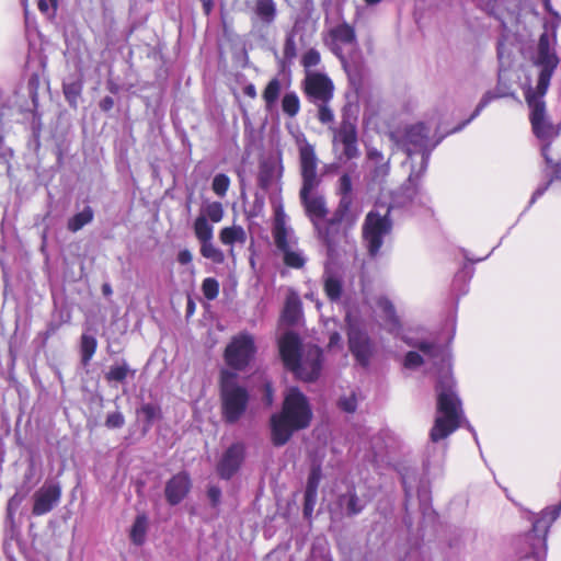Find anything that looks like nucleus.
<instances>
[{
  "instance_id": "f257e3e1",
  "label": "nucleus",
  "mask_w": 561,
  "mask_h": 561,
  "mask_svg": "<svg viewBox=\"0 0 561 561\" xmlns=\"http://www.w3.org/2000/svg\"><path fill=\"white\" fill-rule=\"evenodd\" d=\"M556 36L553 41L548 32L539 36L537 54L534 65L540 68L536 88H527L524 92L525 101L530 110L529 121L533 133L539 139H547L552 131V126L546 118V102L543 100L551 78L559 66L560 59L554 49Z\"/></svg>"
},
{
  "instance_id": "f03ea898",
  "label": "nucleus",
  "mask_w": 561,
  "mask_h": 561,
  "mask_svg": "<svg viewBox=\"0 0 561 561\" xmlns=\"http://www.w3.org/2000/svg\"><path fill=\"white\" fill-rule=\"evenodd\" d=\"M311 421L312 410L307 397L298 388H290L280 412L272 414L270 419L272 445H286L295 432L309 427Z\"/></svg>"
},
{
  "instance_id": "7ed1b4c3",
  "label": "nucleus",
  "mask_w": 561,
  "mask_h": 561,
  "mask_svg": "<svg viewBox=\"0 0 561 561\" xmlns=\"http://www.w3.org/2000/svg\"><path fill=\"white\" fill-rule=\"evenodd\" d=\"M299 163L301 175L299 199L305 215L314 228L328 217L329 208L323 195L312 193L320 185L321 179L317 173L318 159L311 144L306 142L299 148Z\"/></svg>"
},
{
  "instance_id": "20e7f679",
  "label": "nucleus",
  "mask_w": 561,
  "mask_h": 561,
  "mask_svg": "<svg viewBox=\"0 0 561 561\" xmlns=\"http://www.w3.org/2000/svg\"><path fill=\"white\" fill-rule=\"evenodd\" d=\"M436 390V416L430 431V439L438 443L461 426L463 417L462 403L455 391V382L451 377L443 376L437 380Z\"/></svg>"
},
{
  "instance_id": "39448f33",
  "label": "nucleus",
  "mask_w": 561,
  "mask_h": 561,
  "mask_svg": "<svg viewBox=\"0 0 561 561\" xmlns=\"http://www.w3.org/2000/svg\"><path fill=\"white\" fill-rule=\"evenodd\" d=\"M221 417L226 424H236L247 412L250 394L237 381V374L222 370L219 379Z\"/></svg>"
},
{
  "instance_id": "423d86ee",
  "label": "nucleus",
  "mask_w": 561,
  "mask_h": 561,
  "mask_svg": "<svg viewBox=\"0 0 561 561\" xmlns=\"http://www.w3.org/2000/svg\"><path fill=\"white\" fill-rule=\"evenodd\" d=\"M392 230V220L390 218V208L385 215L376 210L367 213L363 228L362 238L365 243L368 255L375 259L383 244V238Z\"/></svg>"
},
{
  "instance_id": "0eeeda50",
  "label": "nucleus",
  "mask_w": 561,
  "mask_h": 561,
  "mask_svg": "<svg viewBox=\"0 0 561 561\" xmlns=\"http://www.w3.org/2000/svg\"><path fill=\"white\" fill-rule=\"evenodd\" d=\"M333 147L342 146L343 156L353 160L359 156L357 115L352 114L348 107H343L341 122L337 127H330Z\"/></svg>"
},
{
  "instance_id": "6e6552de",
  "label": "nucleus",
  "mask_w": 561,
  "mask_h": 561,
  "mask_svg": "<svg viewBox=\"0 0 561 561\" xmlns=\"http://www.w3.org/2000/svg\"><path fill=\"white\" fill-rule=\"evenodd\" d=\"M255 353L254 337L250 333L243 332L231 339L225 348L224 357L229 367L243 370L254 358Z\"/></svg>"
},
{
  "instance_id": "1a4fd4ad",
  "label": "nucleus",
  "mask_w": 561,
  "mask_h": 561,
  "mask_svg": "<svg viewBox=\"0 0 561 561\" xmlns=\"http://www.w3.org/2000/svg\"><path fill=\"white\" fill-rule=\"evenodd\" d=\"M272 234L276 248L284 253V264L288 267L301 268L305 265V259L300 253L289 249L286 215L282 205L275 208Z\"/></svg>"
},
{
  "instance_id": "9d476101",
  "label": "nucleus",
  "mask_w": 561,
  "mask_h": 561,
  "mask_svg": "<svg viewBox=\"0 0 561 561\" xmlns=\"http://www.w3.org/2000/svg\"><path fill=\"white\" fill-rule=\"evenodd\" d=\"M301 90L312 104L330 103L334 95V83L323 72H307L301 82Z\"/></svg>"
},
{
  "instance_id": "9b49d317",
  "label": "nucleus",
  "mask_w": 561,
  "mask_h": 561,
  "mask_svg": "<svg viewBox=\"0 0 561 561\" xmlns=\"http://www.w3.org/2000/svg\"><path fill=\"white\" fill-rule=\"evenodd\" d=\"M194 234L201 243V255L215 264H222L226 260L224 252L213 243L214 228L207 217L199 215L193 224Z\"/></svg>"
},
{
  "instance_id": "f8f14e48",
  "label": "nucleus",
  "mask_w": 561,
  "mask_h": 561,
  "mask_svg": "<svg viewBox=\"0 0 561 561\" xmlns=\"http://www.w3.org/2000/svg\"><path fill=\"white\" fill-rule=\"evenodd\" d=\"M62 489L58 481L47 480L33 494L32 514L43 516L60 503Z\"/></svg>"
},
{
  "instance_id": "ddd939ff",
  "label": "nucleus",
  "mask_w": 561,
  "mask_h": 561,
  "mask_svg": "<svg viewBox=\"0 0 561 561\" xmlns=\"http://www.w3.org/2000/svg\"><path fill=\"white\" fill-rule=\"evenodd\" d=\"M323 353L322 350L317 346L308 347L305 356H301L298 360V368L290 369L295 378L311 382L318 379L322 368Z\"/></svg>"
},
{
  "instance_id": "4468645a",
  "label": "nucleus",
  "mask_w": 561,
  "mask_h": 561,
  "mask_svg": "<svg viewBox=\"0 0 561 561\" xmlns=\"http://www.w3.org/2000/svg\"><path fill=\"white\" fill-rule=\"evenodd\" d=\"M244 458L245 445L241 442L231 444L216 465L218 476L224 480H230L241 468Z\"/></svg>"
},
{
  "instance_id": "2eb2a0df",
  "label": "nucleus",
  "mask_w": 561,
  "mask_h": 561,
  "mask_svg": "<svg viewBox=\"0 0 561 561\" xmlns=\"http://www.w3.org/2000/svg\"><path fill=\"white\" fill-rule=\"evenodd\" d=\"M318 238L324 243L329 252L335 251L336 247L346 241L351 232V228L340 224L334 218H325L313 228Z\"/></svg>"
},
{
  "instance_id": "dca6fc26",
  "label": "nucleus",
  "mask_w": 561,
  "mask_h": 561,
  "mask_svg": "<svg viewBox=\"0 0 561 561\" xmlns=\"http://www.w3.org/2000/svg\"><path fill=\"white\" fill-rule=\"evenodd\" d=\"M280 360L286 370L297 369L298 360L302 356V342L294 331L285 332L277 342Z\"/></svg>"
},
{
  "instance_id": "f3484780",
  "label": "nucleus",
  "mask_w": 561,
  "mask_h": 561,
  "mask_svg": "<svg viewBox=\"0 0 561 561\" xmlns=\"http://www.w3.org/2000/svg\"><path fill=\"white\" fill-rule=\"evenodd\" d=\"M347 337L352 355L362 367L367 368L374 354V345L369 335L360 329H351Z\"/></svg>"
},
{
  "instance_id": "a211bd4d",
  "label": "nucleus",
  "mask_w": 561,
  "mask_h": 561,
  "mask_svg": "<svg viewBox=\"0 0 561 561\" xmlns=\"http://www.w3.org/2000/svg\"><path fill=\"white\" fill-rule=\"evenodd\" d=\"M192 480L186 471L178 472L165 483L164 496L171 506L180 504L190 493Z\"/></svg>"
},
{
  "instance_id": "6ab92c4d",
  "label": "nucleus",
  "mask_w": 561,
  "mask_h": 561,
  "mask_svg": "<svg viewBox=\"0 0 561 561\" xmlns=\"http://www.w3.org/2000/svg\"><path fill=\"white\" fill-rule=\"evenodd\" d=\"M330 38V49L339 58H343L342 45H354L357 43V36L355 27L351 24L343 22L328 32Z\"/></svg>"
},
{
  "instance_id": "aec40b11",
  "label": "nucleus",
  "mask_w": 561,
  "mask_h": 561,
  "mask_svg": "<svg viewBox=\"0 0 561 561\" xmlns=\"http://www.w3.org/2000/svg\"><path fill=\"white\" fill-rule=\"evenodd\" d=\"M428 141V129L423 123L411 125L405 129L404 142L408 156H412L424 149Z\"/></svg>"
},
{
  "instance_id": "412c9836",
  "label": "nucleus",
  "mask_w": 561,
  "mask_h": 561,
  "mask_svg": "<svg viewBox=\"0 0 561 561\" xmlns=\"http://www.w3.org/2000/svg\"><path fill=\"white\" fill-rule=\"evenodd\" d=\"M354 201L339 199V203L332 214L340 224L353 229L358 220L359 214L353 209Z\"/></svg>"
},
{
  "instance_id": "4be33fe9",
  "label": "nucleus",
  "mask_w": 561,
  "mask_h": 561,
  "mask_svg": "<svg viewBox=\"0 0 561 561\" xmlns=\"http://www.w3.org/2000/svg\"><path fill=\"white\" fill-rule=\"evenodd\" d=\"M337 504L341 507H344L346 511V514L348 516H354L359 514L364 505L360 504V501L357 496L356 490L354 486L350 488L346 493L341 494L337 499Z\"/></svg>"
},
{
  "instance_id": "5701e85b",
  "label": "nucleus",
  "mask_w": 561,
  "mask_h": 561,
  "mask_svg": "<svg viewBox=\"0 0 561 561\" xmlns=\"http://www.w3.org/2000/svg\"><path fill=\"white\" fill-rule=\"evenodd\" d=\"M219 240L224 245L243 244L247 241V232L242 226L224 227L219 232Z\"/></svg>"
},
{
  "instance_id": "b1692460",
  "label": "nucleus",
  "mask_w": 561,
  "mask_h": 561,
  "mask_svg": "<svg viewBox=\"0 0 561 561\" xmlns=\"http://www.w3.org/2000/svg\"><path fill=\"white\" fill-rule=\"evenodd\" d=\"M282 92V82L278 78H272L262 92V99L266 111H272Z\"/></svg>"
},
{
  "instance_id": "393cba45",
  "label": "nucleus",
  "mask_w": 561,
  "mask_h": 561,
  "mask_svg": "<svg viewBox=\"0 0 561 561\" xmlns=\"http://www.w3.org/2000/svg\"><path fill=\"white\" fill-rule=\"evenodd\" d=\"M148 517L146 514H138L130 528L129 538L136 546H142L146 540Z\"/></svg>"
},
{
  "instance_id": "a878e982",
  "label": "nucleus",
  "mask_w": 561,
  "mask_h": 561,
  "mask_svg": "<svg viewBox=\"0 0 561 561\" xmlns=\"http://www.w3.org/2000/svg\"><path fill=\"white\" fill-rule=\"evenodd\" d=\"M98 348V341L93 335L83 333L80 337L81 363L88 365Z\"/></svg>"
},
{
  "instance_id": "bb28decb",
  "label": "nucleus",
  "mask_w": 561,
  "mask_h": 561,
  "mask_svg": "<svg viewBox=\"0 0 561 561\" xmlns=\"http://www.w3.org/2000/svg\"><path fill=\"white\" fill-rule=\"evenodd\" d=\"M93 210L90 206L84 207L80 213L73 215L67 224V228L71 232H77L82 229L85 225L93 220Z\"/></svg>"
},
{
  "instance_id": "cd10ccee",
  "label": "nucleus",
  "mask_w": 561,
  "mask_h": 561,
  "mask_svg": "<svg viewBox=\"0 0 561 561\" xmlns=\"http://www.w3.org/2000/svg\"><path fill=\"white\" fill-rule=\"evenodd\" d=\"M283 113L293 118L300 112V100L296 92H286L282 98Z\"/></svg>"
},
{
  "instance_id": "c85d7f7f",
  "label": "nucleus",
  "mask_w": 561,
  "mask_h": 561,
  "mask_svg": "<svg viewBox=\"0 0 561 561\" xmlns=\"http://www.w3.org/2000/svg\"><path fill=\"white\" fill-rule=\"evenodd\" d=\"M321 479V469L320 467H313L309 473L305 497L307 500V504L316 501L317 490Z\"/></svg>"
},
{
  "instance_id": "c756f323",
  "label": "nucleus",
  "mask_w": 561,
  "mask_h": 561,
  "mask_svg": "<svg viewBox=\"0 0 561 561\" xmlns=\"http://www.w3.org/2000/svg\"><path fill=\"white\" fill-rule=\"evenodd\" d=\"M128 374L134 375L135 370H131L129 365L123 360L121 365H113L110 367L108 371L105 373V379L108 382H124Z\"/></svg>"
},
{
  "instance_id": "7c9ffc66",
  "label": "nucleus",
  "mask_w": 561,
  "mask_h": 561,
  "mask_svg": "<svg viewBox=\"0 0 561 561\" xmlns=\"http://www.w3.org/2000/svg\"><path fill=\"white\" fill-rule=\"evenodd\" d=\"M82 82L81 81H73L70 83H64L62 84V92L65 95V99L69 103L71 107H77L78 99L80 98L82 93Z\"/></svg>"
},
{
  "instance_id": "2f4dec72",
  "label": "nucleus",
  "mask_w": 561,
  "mask_h": 561,
  "mask_svg": "<svg viewBox=\"0 0 561 561\" xmlns=\"http://www.w3.org/2000/svg\"><path fill=\"white\" fill-rule=\"evenodd\" d=\"M324 293L327 297L331 301H336L342 296V282L334 276H328L324 279V286H323Z\"/></svg>"
},
{
  "instance_id": "473e14b6",
  "label": "nucleus",
  "mask_w": 561,
  "mask_h": 561,
  "mask_svg": "<svg viewBox=\"0 0 561 561\" xmlns=\"http://www.w3.org/2000/svg\"><path fill=\"white\" fill-rule=\"evenodd\" d=\"M301 313L300 300L297 297H289L285 302L284 318L291 324L297 322Z\"/></svg>"
},
{
  "instance_id": "72a5a7b5",
  "label": "nucleus",
  "mask_w": 561,
  "mask_h": 561,
  "mask_svg": "<svg viewBox=\"0 0 561 561\" xmlns=\"http://www.w3.org/2000/svg\"><path fill=\"white\" fill-rule=\"evenodd\" d=\"M389 173V161L374 164L369 172L370 183L375 185H382L386 182Z\"/></svg>"
},
{
  "instance_id": "f704fd0d",
  "label": "nucleus",
  "mask_w": 561,
  "mask_h": 561,
  "mask_svg": "<svg viewBox=\"0 0 561 561\" xmlns=\"http://www.w3.org/2000/svg\"><path fill=\"white\" fill-rule=\"evenodd\" d=\"M377 306L382 311L386 319L393 325L399 324V319L396 314V308L391 300L387 297H379L377 299Z\"/></svg>"
},
{
  "instance_id": "c9c22d12",
  "label": "nucleus",
  "mask_w": 561,
  "mask_h": 561,
  "mask_svg": "<svg viewBox=\"0 0 561 561\" xmlns=\"http://www.w3.org/2000/svg\"><path fill=\"white\" fill-rule=\"evenodd\" d=\"M353 183L348 173H344L339 179L337 194L340 199L353 201Z\"/></svg>"
},
{
  "instance_id": "e433bc0d",
  "label": "nucleus",
  "mask_w": 561,
  "mask_h": 561,
  "mask_svg": "<svg viewBox=\"0 0 561 561\" xmlns=\"http://www.w3.org/2000/svg\"><path fill=\"white\" fill-rule=\"evenodd\" d=\"M230 186V179L224 173L216 174L213 179L211 190L219 197L226 196Z\"/></svg>"
},
{
  "instance_id": "4c0bfd02",
  "label": "nucleus",
  "mask_w": 561,
  "mask_h": 561,
  "mask_svg": "<svg viewBox=\"0 0 561 561\" xmlns=\"http://www.w3.org/2000/svg\"><path fill=\"white\" fill-rule=\"evenodd\" d=\"M202 291L206 299L214 300L219 295V283L214 277H207L202 283Z\"/></svg>"
},
{
  "instance_id": "58836bf2",
  "label": "nucleus",
  "mask_w": 561,
  "mask_h": 561,
  "mask_svg": "<svg viewBox=\"0 0 561 561\" xmlns=\"http://www.w3.org/2000/svg\"><path fill=\"white\" fill-rule=\"evenodd\" d=\"M207 220L209 219L211 222H219L224 217V207L220 202H211L208 203L205 207V215Z\"/></svg>"
},
{
  "instance_id": "ea45409f",
  "label": "nucleus",
  "mask_w": 561,
  "mask_h": 561,
  "mask_svg": "<svg viewBox=\"0 0 561 561\" xmlns=\"http://www.w3.org/2000/svg\"><path fill=\"white\" fill-rule=\"evenodd\" d=\"M329 104L330 103L314 104L318 108L317 118L322 125H330L334 122V113Z\"/></svg>"
},
{
  "instance_id": "a19ab883",
  "label": "nucleus",
  "mask_w": 561,
  "mask_h": 561,
  "mask_svg": "<svg viewBox=\"0 0 561 561\" xmlns=\"http://www.w3.org/2000/svg\"><path fill=\"white\" fill-rule=\"evenodd\" d=\"M321 56L316 48L308 49L301 57V65L305 69H310L320 64Z\"/></svg>"
},
{
  "instance_id": "79ce46f5",
  "label": "nucleus",
  "mask_w": 561,
  "mask_h": 561,
  "mask_svg": "<svg viewBox=\"0 0 561 561\" xmlns=\"http://www.w3.org/2000/svg\"><path fill=\"white\" fill-rule=\"evenodd\" d=\"M284 58L291 61L297 56V47L294 36L289 35L286 37L283 48Z\"/></svg>"
},
{
  "instance_id": "37998d69",
  "label": "nucleus",
  "mask_w": 561,
  "mask_h": 561,
  "mask_svg": "<svg viewBox=\"0 0 561 561\" xmlns=\"http://www.w3.org/2000/svg\"><path fill=\"white\" fill-rule=\"evenodd\" d=\"M339 407L341 410L347 413H354L357 408V399L354 393L347 397H342L339 400Z\"/></svg>"
},
{
  "instance_id": "c03bdc74",
  "label": "nucleus",
  "mask_w": 561,
  "mask_h": 561,
  "mask_svg": "<svg viewBox=\"0 0 561 561\" xmlns=\"http://www.w3.org/2000/svg\"><path fill=\"white\" fill-rule=\"evenodd\" d=\"M140 412L144 414L148 424H151L152 421L160 415V409L151 403L144 404L140 408Z\"/></svg>"
},
{
  "instance_id": "a18cd8bd",
  "label": "nucleus",
  "mask_w": 561,
  "mask_h": 561,
  "mask_svg": "<svg viewBox=\"0 0 561 561\" xmlns=\"http://www.w3.org/2000/svg\"><path fill=\"white\" fill-rule=\"evenodd\" d=\"M124 423L125 419L123 414L118 411L110 413L105 420V425L108 428H119L124 425Z\"/></svg>"
},
{
  "instance_id": "49530a36",
  "label": "nucleus",
  "mask_w": 561,
  "mask_h": 561,
  "mask_svg": "<svg viewBox=\"0 0 561 561\" xmlns=\"http://www.w3.org/2000/svg\"><path fill=\"white\" fill-rule=\"evenodd\" d=\"M423 364V357L414 351H410L405 354L404 357V367L405 368H415Z\"/></svg>"
},
{
  "instance_id": "de8ad7c7",
  "label": "nucleus",
  "mask_w": 561,
  "mask_h": 561,
  "mask_svg": "<svg viewBox=\"0 0 561 561\" xmlns=\"http://www.w3.org/2000/svg\"><path fill=\"white\" fill-rule=\"evenodd\" d=\"M207 495L214 507L219 505L221 499V490L219 486L210 485L207 490Z\"/></svg>"
},
{
  "instance_id": "09e8293b",
  "label": "nucleus",
  "mask_w": 561,
  "mask_h": 561,
  "mask_svg": "<svg viewBox=\"0 0 561 561\" xmlns=\"http://www.w3.org/2000/svg\"><path fill=\"white\" fill-rule=\"evenodd\" d=\"M417 348L430 356H437L438 353V346L431 342H420Z\"/></svg>"
},
{
  "instance_id": "8fccbe9b",
  "label": "nucleus",
  "mask_w": 561,
  "mask_h": 561,
  "mask_svg": "<svg viewBox=\"0 0 561 561\" xmlns=\"http://www.w3.org/2000/svg\"><path fill=\"white\" fill-rule=\"evenodd\" d=\"M4 146V137L0 134V163H9L13 157V150L8 148L2 150Z\"/></svg>"
},
{
  "instance_id": "3c124183",
  "label": "nucleus",
  "mask_w": 561,
  "mask_h": 561,
  "mask_svg": "<svg viewBox=\"0 0 561 561\" xmlns=\"http://www.w3.org/2000/svg\"><path fill=\"white\" fill-rule=\"evenodd\" d=\"M367 159L373 162V164H378L381 162H387L383 154L376 148H371L367 151Z\"/></svg>"
},
{
  "instance_id": "603ef678",
  "label": "nucleus",
  "mask_w": 561,
  "mask_h": 561,
  "mask_svg": "<svg viewBox=\"0 0 561 561\" xmlns=\"http://www.w3.org/2000/svg\"><path fill=\"white\" fill-rule=\"evenodd\" d=\"M491 99L492 98L489 94L484 95L481 99V101L479 102V104L477 105L474 112L472 113V115L470 116L468 122H470L471 119L476 118L480 114V112L490 103Z\"/></svg>"
},
{
  "instance_id": "864d4df0",
  "label": "nucleus",
  "mask_w": 561,
  "mask_h": 561,
  "mask_svg": "<svg viewBox=\"0 0 561 561\" xmlns=\"http://www.w3.org/2000/svg\"><path fill=\"white\" fill-rule=\"evenodd\" d=\"M178 262L181 264V265H186L188 263L192 262L193 260V255L191 253L190 250L187 249H184V250H181L179 253H178Z\"/></svg>"
},
{
  "instance_id": "5fc2aeb1",
  "label": "nucleus",
  "mask_w": 561,
  "mask_h": 561,
  "mask_svg": "<svg viewBox=\"0 0 561 561\" xmlns=\"http://www.w3.org/2000/svg\"><path fill=\"white\" fill-rule=\"evenodd\" d=\"M114 99L112 96H105L100 101L99 107L103 112H110L114 107Z\"/></svg>"
},
{
  "instance_id": "6e6d98bb",
  "label": "nucleus",
  "mask_w": 561,
  "mask_h": 561,
  "mask_svg": "<svg viewBox=\"0 0 561 561\" xmlns=\"http://www.w3.org/2000/svg\"><path fill=\"white\" fill-rule=\"evenodd\" d=\"M263 401L266 405H272L273 403V388L270 382L264 385Z\"/></svg>"
},
{
  "instance_id": "4d7b16f0",
  "label": "nucleus",
  "mask_w": 561,
  "mask_h": 561,
  "mask_svg": "<svg viewBox=\"0 0 561 561\" xmlns=\"http://www.w3.org/2000/svg\"><path fill=\"white\" fill-rule=\"evenodd\" d=\"M39 85V76L37 73H33L28 79V88L30 90L36 94L37 88Z\"/></svg>"
},
{
  "instance_id": "13d9d810",
  "label": "nucleus",
  "mask_w": 561,
  "mask_h": 561,
  "mask_svg": "<svg viewBox=\"0 0 561 561\" xmlns=\"http://www.w3.org/2000/svg\"><path fill=\"white\" fill-rule=\"evenodd\" d=\"M243 94L250 99H255L257 95L255 85L253 83L247 84L243 88Z\"/></svg>"
},
{
  "instance_id": "bf43d9fd",
  "label": "nucleus",
  "mask_w": 561,
  "mask_h": 561,
  "mask_svg": "<svg viewBox=\"0 0 561 561\" xmlns=\"http://www.w3.org/2000/svg\"><path fill=\"white\" fill-rule=\"evenodd\" d=\"M201 2H202L204 14L206 16H208L211 13V11L214 10V7H215L214 0H201Z\"/></svg>"
},
{
  "instance_id": "052dcab7",
  "label": "nucleus",
  "mask_w": 561,
  "mask_h": 561,
  "mask_svg": "<svg viewBox=\"0 0 561 561\" xmlns=\"http://www.w3.org/2000/svg\"><path fill=\"white\" fill-rule=\"evenodd\" d=\"M59 325L56 324V323H49L47 330L43 333V336H44V340H48L51 335H54L56 333V331L58 330Z\"/></svg>"
},
{
  "instance_id": "680f3d73",
  "label": "nucleus",
  "mask_w": 561,
  "mask_h": 561,
  "mask_svg": "<svg viewBox=\"0 0 561 561\" xmlns=\"http://www.w3.org/2000/svg\"><path fill=\"white\" fill-rule=\"evenodd\" d=\"M341 342V335L337 332H332L329 337V344L328 346L330 348L334 347L335 345H339Z\"/></svg>"
},
{
  "instance_id": "e2e57ef3",
  "label": "nucleus",
  "mask_w": 561,
  "mask_h": 561,
  "mask_svg": "<svg viewBox=\"0 0 561 561\" xmlns=\"http://www.w3.org/2000/svg\"><path fill=\"white\" fill-rule=\"evenodd\" d=\"M20 501L16 499V495L12 496L9 502H8V507H7V511H8V515L10 517L13 516V512H12V506L15 504V505H19Z\"/></svg>"
},
{
  "instance_id": "0e129e2a",
  "label": "nucleus",
  "mask_w": 561,
  "mask_h": 561,
  "mask_svg": "<svg viewBox=\"0 0 561 561\" xmlns=\"http://www.w3.org/2000/svg\"><path fill=\"white\" fill-rule=\"evenodd\" d=\"M102 294H103L105 297H110V296L113 294L112 286H111L108 283H104V284L102 285Z\"/></svg>"
},
{
  "instance_id": "69168bd1",
  "label": "nucleus",
  "mask_w": 561,
  "mask_h": 561,
  "mask_svg": "<svg viewBox=\"0 0 561 561\" xmlns=\"http://www.w3.org/2000/svg\"><path fill=\"white\" fill-rule=\"evenodd\" d=\"M37 7L41 12H47L49 8L46 0H38Z\"/></svg>"
},
{
  "instance_id": "338daca9",
  "label": "nucleus",
  "mask_w": 561,
  "mask_h": 561,
  "mask_svg": "<svg viewBox=\"0 0 561 561\" xmlns=\"http://www.w3.org/2000/svg\"><path fill=\"white\" fill-rule=\"evenodd\" d=\"M313 504H314V501L311 502V503H308V505H307V500L305 499V503H304V513H305V515H308V514H310L312 512Z\"/></svg>"
},
{
  "instance_id": "774afa93",
  "label": "nucleus",
  "mask_w": 561,
  "mask_h": 561,
  "mask_svg": "<svg viewBox=\"0 0 561 561\" xmlns=\"http://www.w3.org/2000/svg\"><path fill=\"white\" fill-rule=\"evenodd\" d=\"M194 310V302L192 300L188 301L187 304V312H192Z\"/></svg>"
}]
</instances>
